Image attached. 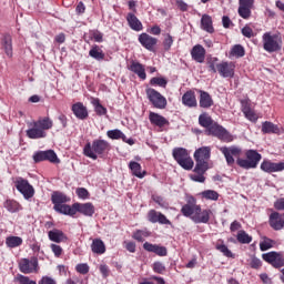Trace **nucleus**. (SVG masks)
<instances>
[{
	"label": "nucleus",
	"mask_w": 284,
	"mask_h": 284,
	"mask_svg": "<svg viewBox=\"0 0 284 284\" xmlns=\"http://www.w3.org/2000/svg\"><path fill=\"white\" fill-rule=\"evenodd\" d=\"M173 43H174V39L172 38V36H170V33H166L165 39L163 41L164 50L166 51L170 50Z\"/></svg>",
	"instance_id": "49"
},
{
	"label": "nucleus",
	"mask_w": 284,
	"mask_h": 284,
	"mask_svg": "<svg viewBox=\"0 0 284 284\" xmlns=\"http://www.w3.org/2000/svg\"><path fill=\"white\" fill-rule=\"evenodd\" d=\"M231 57H245V49L241 44H235L231 50Z\"/></svg>",
	"instance_id": "42"
},
{
	"label": "nucleus",
	"mask_w": 284,
	"mask_h": 284,
	"mask_svg": "<svg viewBox=\"0 0 284 284\" xmlns=\"http://www.w3.org/2000/svg\"><path fill=\"white\" fill-rule=\"evenodd\" d=\"M204 173H196L191 174V180L195 181L196 183H205V176H203Z\"/></svg>",
	"instance_id": "55"
},
{
	"label": "nucleus",
	"mask_w": 284,
	"mask_h": 284,
	"mask_svg": "<svg viewBox=\"0 0 284 284\" xmlns=\"http://www.w3.org/2000/svg\"><path fill=\"white\" fill-rule=\"evenodd\" d=\"M251 267H253V270H258V267H261V260L253 257L251 261Z\"/></svg>",
	"instance_id": "63"
},
{
	"label": "nucleus",
	"mask_w": 284,
	"mask_h": 284,
	"mask_svg": "<svg viewBox=\"0 0 284 284\" xmlns=\"http://www.w3.org/2000/svg\"><path fill=\"white\" fill-rule=\"evenodd\" d=\"M173 159L179 163L183 170H192L194 168V161L190 156V153H187L186 149L183 148H175L173 149Z\"/></svg>",
	"instance_id": "5"
},
{
	"label": "nucleus",
	"mask_w": 284,
	"mask_h": 284,
	"mask_svg": "<svg viewBox=\"0 0 284 284\" xmlns=\"http://www.w3.org/2000/svg\"><path fill=\"white\" fill-rule=\"evenodd\" d=\"M246 119H248V121H257L258 116H256V113H254V111L250 110V109H244L243 110Z\"/></svg>",
	"instance_id": "50"
},
{
	"label": "nucleus",
	"mask_w": 284,
	"mask_h": 284,
	"mask_svg": "<svg viewBox=\"0 0 284 284\" xmlns=\"http://www.w3.org/2000/svg\"><path fill=\"white\" fill-rule=\"evenodd\" d=\"M262 132L263 134H278V132H281V129H278V125L270 121H265L262 123Z\"/></svg>",
	"instance_id": "31"
},
{
	"label": "nucleus",
	"mask_w": 284,
	"mask_h": 284,
	"mask_svg": "<svg viewBox=\"0 0 284 284\" xmlns=\"http://www.w3.org/2000/svg\"><path fill=\"white\" fill-rule=\"evenodd\" d=\"M216 68L220 77H223V79L234 78L236 65L233 62H221L216 64Z\"/></svg>",
	"instance_id": "15"
},
{
	"label": "nucleus",
	"mask_w": 284,
	"mask_h": 284,
	"mask_svg": "<svg viewBox=\"0 0 284 284\" xmlns=\"http://www.w3.org/2000/svg\"><path fill=\"white\" fill-rule=\"evenodd\" d=\"M48 236L53 243H63V241L68 240L65 233H63V231L59 229H53L52 231H49Z\"/></svg>",
	"instance_id": "26"
},
{
	"label": "nucleus",
	"mask_w": 284,
	"mask_h": 284,
	"mask_svg": "<svg viewBox=\"0 0 284 284\" xmlns=\"http://www.w3.org/2000/svg\"><path fill=\"white\" fill-rule=\"evenodd\" d=\"M274 247V241L267 237H264V240L260 243V250L262 252H267V250H272Z\"/></svg>",
	"instance_id": "44"
},
{
	"label": "nucleus",
	"mask_w": 284,
	"mask_h": 284,
	"mask_svg": "<svg viewBox=\"0 0 284 284\" xmlns=\"http://www.w3.org/2000/svg\"><path fill=\"white\" fill-rule=\"evenodd\" d=\"M152 199L154 203H158V205H160V207H168V203L165 202V200H163V197L159 195H153Z\"/></svg>",
	"instance_id": "56"
},
{
	"label": "nucleus",
	"mask_w": 284,
	"mask_h": 284,
	"mask_svg": "<svg viewBox=\"0 0 284 284\" xmlns=\"http://www.w3.org/2000/svg\"><path fill=\"white\" fill-rule=\"evenodd\" d=\"M270 225L273 230H283L284 227V219L278 212H273L270 215Z\"/></svg>",
	"instance_id": "22"
},
{
	"label": "nucleus",
	"mask_w": 284,
	"mask_h": 284,
	"mask_svg": "<svg viewBox=\"0 0 284 284\" xmlns=\"http://www.w3.org/2000/svg\"><path fill=\"white\" fill-rule=\"evenodd\" d=\"M262 258L270 263L273 267H284V258L283 253L278 252H268L262 255Z\"/></svg>",
	"instance_id": "14"
},
{
	"label": "nucleus",
	"mask_w": 284,
	"mask_h": 284,
	"mask_svg": "<svg viewBox=\"0 0 284 284\" xmlns=\"http://www.w3.org/2000/svg\"><path fill=\"white\" fill-rule=\"evenodd\" d=\"M51 201H52L53 205H61L63 203H68V201H70V199H68V196L61 192H54L51 195Z\"/></svg>",
	"instance_id": "35"
},
{
	"label": "nucleus",
	"mask_w": 284,
	"mask_h": 284,
	"mask_svg": "<svg viewBox=\"0 0 284 284\" xmlns=\"http://www.w3.org/2000/svg\"><path fill=\"white\" fill-rule=\"evenodd\" d=\"M184 216H190L194 223H210L211 210H201L200 205L186 204L181 210Z\"/></svg>",
	"instance_id": "2"
},
{
	"label": "nucleus",
	"mask_w": 284,
	"mask_h": 284,
	"mask_svg": "<svg viewBox=\"0 0 284 284\" xmlns=\"http://www.w3.org/2000/svg\"><path fill=\"white\" fill-rule=\"evenodd\" d=\"M6 245L10 248L20 247V245H23V239L20 236H8L6 239Z\"/></svg>",
	"instance_id": "36"
},
{
	"label": "nucleus",
	"mask_w": 284,
	"mask_h": 284,
	"mask_svg": "<svg viewBox=\"0 0 284 284\" xmlns=\"http://www.w3.org/2000/svg\"><path fill=\"white\" fill-rule=\"evenodd\" d=\"M149 121L152 125H156L158 128H163L170 123L168 119L163 118V115L154 112H150Z\"/></svg>",
	"instance_id": "25"
},
{
	"label": "nucleus",
	"mask_w": 284,
	"mask_h": 284,
	"mask_svg": "<svg viewBox=\"0 0 284 284\" xmlns=\"http://www.w3.org/2000/svg\"><path fill=\"white\" fill-rule=\"evenodd\" d=\"M53 122L50 118H43L29 123L27 130L28 139H45V130H52Z\"/></svg>",
	"instance_id": "1"
},
{
	"label": "nucleus",
	"mask_w": 284,
	"mask_h": 284,
	"mask_svg": "<svg viewBox=\"0 0 284 284\" xmlns=\"http://www.w3.org/2000/svg\"><path fill=\"white\" fill-rule=\"evenodd\" d=\"M148 219L150 223H160L161 225H171L170 220H168V217L163 213L156 212L155 210L149 211Z\"/></svg>",
	"instance_id": "17"
},
{
	"label": "nucleus",
	"mask_w": 284,
	"mask_h": 284,
	"mask_svg": "<svg viewBox=\"0 0 284 284\" xmlns=\"http://www.w3.org/2000/svg\"><path fill=\"white\" fill-rule=\"evenodd\" d=\"M144 236H150V233L148 231H136L133 234V239H135V241H139L140 243H143Z\"/></svg>",
	"instance_id": "48"
},
{
	"label": "nucleus",
	"mask_w": 284,
	"mask_h": 284,
	"mask_svg": "<svg viewBox=\"0 0 284 284\" xmlns=\"http://www.w3.org/2000/svg\"><path fill=\"white\" fill-rule=\"evenodd\" d=\"M143 248L146 252H153V254H156L158 256H168V248L165 246H159L156 244L145 242L143 244Z\"/></svg>",
	"instance_id": "20"
},
{
	"label": "nucleus",
	"mask_w": 284,
	"mask_h": 284,
	"mask_svg": "<svg viewBox=\"0 0 284 284\" xmlns=\"http://www.w3.org/2000/svg\"><path fill=\"white\" fill-rule=\"evenodd\" d=\"M237 241L239 243L248 244L252 243V236H250L245 231H239Z\"/></svg>",
	"instance_id": "43"
},
{
	"label": "nucleus",
	"mask_w": 284,
	"mask_h": 284,
	"mask_svg": "<svg viewBox=\"0 0 284 284\" xmlns=\"http://www.w3.org/2000/svg\"><path fill=\"white\" fill-rule=\"evenodd\" d=\"M53 209L55 210V212H59V214H64L67 216H74L75 214L74 204L70 206L68 204L62 203V204L54 205Z\"/></svg>",
	"instance_id": "28"
},
{
	"label": "nucleus",
	"mask_w": 284,
	"mask_h": 284,
	"mask_svg": "<svg viewBox=\"0 0 284 284\" xmlns=\"http://www.w3.org/2000/svg\"><path fill=\"white\" fill-rule=\"evenodd\" d=\"M130 70L131 72H134V74H138L140 79L145 81L146 74H145V68L143 67V64L139 62H132V64L130 65Z\"/></svg>",
	"instance_id": "33"
},
{
	"label": "nucleus",
	"mask_w": 284,
	"mask_h": 284,
	"mask_svg": "<svg viewBox=\"0 0 284 284\" xmlns=\"http://www.w3.org/2000/svg\"><path fill=\"white\" fill-rule=\"evenodd\" d=\"M74 210L75 214L77 212H80V214H83L84 216H92L94 214V205L92 203H74Z\"/></svg>",
	"instance_id": "21"
},
{
	"label": "nucleus",
	"mask_w": 284,
	"mask_h": 284,
	"mask_svg": "<svg viewBox=\"0 0 284 284\" xmlns=\"http://www.w3.org/2000/svg\"><path fill=\"white\" fill-rule=\"evenodd\" d=\"M51 250L54 254V256H57L59 258V256H61V254H63V248L57 244H51Z\"/></svg>",
	"instance_id": "57"
},
{
	"label": "nucleus",
	"mask_w": 284,
	"mask_h": 284,
	"mask_svg": "<svg viewBox=\"0 0 284 284\" xmlns=\"http://www.w3.org/2000/svg\"><path fill=\"white\" fill-rule=\"evenodd\" d=\"M199 123L202 128H206L209 130L211 125L214 123V120H212V116L207 113H202L199 116Z\"/></svg>",
	"instance_id": "38"
},
{
	"label": "nucleus",
	"mask_w": 284,
	"mask_h": 284,
	"mask_svg": "<svg viewBox=\"0 0 284 284\" xmlns=\"http://www.w3.org/2000/svg\"><path fill=\"white\" fill-rule=\"evenodd\" d=\"M77 194L79 199H88L90 196V193L83 187L77 189Z\"/></svg>",
	"instance_id": "59"
},
{
	"label": "nucleus",
	"mask_w": 284,
	"mask_h": 284,
	"mask_svg": "<svg viewBox=\"0 0 284 284\" xmlns=\"http://www.w3.org/2000/svg\"><path fill=\"white\" fill-rule=\"evenodd\" d=\"M182 103L183 105H186V108H196L197 102L194 92L187 91L186 93H184L182 97Z\"/></svg>",
	"instance_id": "27"
},
{
	"label": "nucleus",
	"mask_w": 284,
	"mask_h": 284,
	"mask_svg": "<svg viewBox=\"0 0 284 284\" xmlns=\"http://www.w3.org/2000/svg\"><path fill=\"white\" fill-rule=\"evenodd\" d=\"M242 34H243V37H246L247 39H252V37H254V31L250 27H244L242 29Z\"/></svg>",
	"instance_id": "58"
},
{
	"label": "nucleus",
	"mask_w": 284,
	"mask_h": 284,
	"mask_svg": "<svg viewBox=\"0 0 284 284\" xmlns=\"http://www.w3.org/2000/svg\"><path fill=\"white\" fill-rule=\"evenodd\" d=\"M16 187L24 196V199H32V196H34V187L30 185L28 180L22 178L18 179L16 182Z\"/></svg>",
	"instance_id": "13"
},
{
	"label": "nucleus",
	"mask_w": 284,
	"mask_h": 284,
	"mask_svg": "<svg viewBox=\"0 0 284 284\" xmlns=\"http://www.w3.org/2000/svg\"><path fill=\"white\" fill-rule=\"evenodd\" d=\"M93 254H105V243L101 239H94L91 244Z\"/></svg>",
	"instance_id": "32"
},
{
	"label": "nucleus",
	"mask_w": 284,
	"mask_h": 284,
	"mask_svg": "<svg viewBox=\"0 0 284 284\" xmlns=\"http://www.w3.org/2000/svg\"><path fill=\"white\" fill-rule=\"evenodd\" d=\"M16 280L20 283V284H37V282L31 281L30 277L26 276V275H21L18 274Z\"/></svg>",
	"instance_id": "47"
},
{
	"label": "nucleus",
	"mask_w": 284,
	"mask_h": 284,
	"mask_svg": "<svg viewBox=\"0 0 284 284\" xmlns=\"http://www.w3.org/2000/svg\"><path fill=\"white\" fill-rule=\"evenodd\" d=\"M72 112L77 119H80V121H84V119L88 116V108H85V105H83L81 102H77L72 105Z\"/></svg>",
	"instance_id": "24"
},
{
	"label": "nucleus",
	"mask_w": 284,
	"mask_h": 284,
	"mask_svg": "<svg viewBox=\"0 0 284 284\" xmlns=\"http://www.w3.org/2000/svg\"><path fill=\"white\" fill-rule=\"evenodd\" d=\"M263 48L266 52H278L283 47V39L278 34L266 32L263 34Z\"/></svg>",
	"instance_id": "6"
},
{
	"label": "nucleus",
	"mask_w": 284,
	"mask_h": 284,
	"mask_svg": "<svg viewBox=\"0 0 284 284\" xmlns=\"http://www.w3.org/2000/svg\"><path fill=\"white\" fill-rule=\"evenodd\" d=\"M284 162L274 163L270 160H264L261 163V171L266 172L267 174H272L273 172H283Z\"/></svg>",
	"instance_id": "16"
},
{
	"label": "nucleus",
	"mask_w": 284,
	"mask_h": 284,
	"mask_svg": "<svg viewBox=\"0 0 284 284\" xmlns=\"http://www.w3.org/2000/svg\"><path fill=\"white\" fill-rule=\"evenodd\" d=\"M110 149V144L104 140H94L92 144L88 143L84 146V154L89 159H93V161H97L98 155L97 154H103V152L108 151Z\"/></svg>",
	"instance_id": "4"
},
{
	"label": "nucleus",
	"mask_w": 284,
	"mask_h": 284,
	"mask_svg": "<svg viewBox=\"0 0 284 284\" xmlns=\"http://www.w3.org/2000/svg\"><path fill=\"white\" fill-rule=\"evenodd\" d=\"M239 14L242 17V19H250L252 16V7L240 4Z\"/></svg>",
	"instance_id": "41"
},
{
	"label": "nucleus",
	"mask_w": 284,
	"mask_h": 284,
	"mask_svg": "<svg viewBox=\"0 0 284 284\" xmlns=\"http://www.w3.org/2000/svg\"><path fill=\"white\" fill-rule=\"evenodd\" d=\"M246 160L237 158L236 163L240 168H243L244 170H252L258 165V162L261 161L262 156L260 153L256 152V150H248L245 153Z\"/></svg>",
	"instance_id": "7"
},
{
	"label": "nucleus",
	"mask_w": 284,
	"mask_h": 284,
	"mask_svg": "<svg viewBox=\"0 0 284 284\" xmlns=\"http://www.w3.org/2000/svg\"><path fill=\"white\" fill-rule=\"evenodd\" d=\"M92 104L95 108L97 114H99L100 116H103V114L108 113V109H105V106L101 105V103L99 102V99H94L92 101Z\"/></svg>",
	"instance_id": "45"
},
{
	"label": "nucleus",
	"mask_w": 284,
	"mask_h": 284,
	"mask_svg": "<svg viewBox=\"0 0 284 284\" xmlns=\"http://www.w3.org/2000/svg\"><path fill=\"white\" fill-rule=\"evenodd\" d=\"M206 134L210 136H216L221 141H225L226 143H230L232 141V134L225 130V128L219 125V123L213 122L209 129H206Z\"/></svg>",
	"instance_id": "8"
},
{
	"label": "nucleus",
	"mask_w": 284,
	"mask_h": 284,
	"mask_svg": "<svg viewBox=\"0 0 284 284\" xmlns=\"http://www.w3.org/2000/svg\"><path fill=\"white\" fill-rule=\"evenodd\" d=\"M220 152L224 155L227 165L232 166L235 163L234 156H241V148L237 146H221Z\"/></svg>",
	"instance_id": "12"
},
{
	"label": "nucleus",
	"mask_w": 284,
	"mask_h": 284,
	"mask_svg": "<svg viewBox=\"0 0 284 284\" xmlns=\"http://www.w3.org/2000/svg\"><path fill=\"white\" fill-rule=\"evenodd\" d=\"M126 21L131 30H135V32H141V30H143V24L139 21V18H136L134 13H129L126 17Z\"/></svg>",
	"instance_id": "29"
},
{
	"label": "nucleus",
	"mask_w": 284,
	"mask_h": 284,
	"mask_svg": "<svg viewBox=\"0 0 284 284\" xmlns=\"http://www.w3.org/2000/svg\"><path fill=\"white\" fill-rule=\"evenodd\" d=\"M201 199H205V201H219V192L214 190H205L199 194Z\"/></svg>",
	"instance_id": "39"
},
{
	"label": "nucleus",
	"mask_w": 284,
	"mask_h": 284,
	"mask_svg": "<svg viewBox=\"0 0 284 284\" xmlns=\"http://www.w3.org/2000/svg\"><path fill=\"white\" fill-rule=\"evenodd\" d=\"M201 28L205 30V32H214V27L212 26V17L209 14H203L201 19Z\"/></svg>",
	"instance_id": "34"
},
{
	"label": "nucleus",
	"mask_w": 284,
	"mask_h": 284,
	"mask_svg": "<svg viewBox=\"0 0 284 284\" xmlns=\"http://www.w3.org/2000/svg\"><path fill=\"white\" fill-rule=\"evenodd\" d=\"M129 168L134 176L138 179H143L145 176V171L141 170V164L139 162H130Z\"/></svg>",
	"instance_id": "37"
},
{
	"label": "nucleus",
	"mask_w": 284,
	"mask_h": 284,
	"mask_svg": "<svg viewBox=\"0 0 284 284\" xmlns=\"http://www.w3.org/2000/svg\"><path fill=\"white\" fill-rule=\"evenodd\" d=\"M274 207L275 210H280L284 212V199H278L275 203H274Z\"/></svg>",
	"instance_id": "62"
},
{
	"label": "nucleus",
	"mask_w": 284,
	"mask_h": 284,
	"mask_svg": "<svg viewBox=\"0 0 284 284\" xmlns=\"http://www.w3.org/2000/svg\"><path fill=\"white\" fill-rule=\"evenodd\" d=\"M7 207L9 212H17V202L7 201Z\"/></svg>",
	"instance_id": "64"
},
{
	"label": "nucleus",
	"mask_w": 284,
	"mask_h": 284,
	"mask_svg": "<svg viewBox=\"0 0 284 284\" xmlns=\"http://www.w3.org/2000/svg\"><path fill=\"white\" fill-rule=\"evenodd\" d=\"M75 270L79 274H88V272H90V266L88 264H78Z\"/></svg>",
	"instance_id": "54"
},
{
	"label": "nucleus",
	"mask_w": 284,
	"mask_h": 284,
	"mask_svg": "<svg viewBox=\"0 0 284 284\" xmlns=\"http://www.w3.org/2000/svg\"><path fill=\"white\" fill-rule=\"evenodd\" d=\"M151 85H159L160 88H165L168 85V80L164 78H152Z\"/></svg>",
	"instance_id": "46"
},
{
	"label": "nucleus",
	"mask_w": 284,
	"mask_h": 284,
	"mask_svg": "<svg viewBox=\"0 0 284 284\" xmlns=\"http://www.w3.org/2000/svg\"><path fill=\"white\" fill-rule=\"evenodd\" d=\"M19 270L22 274H37L39 272V260L36 257L22 258L19 262Z\"/></svg>",
	"instance_id": "10"
},
{
	"label": "nucleus",
	"mask_w": 284,
	"mask_h": 284,
	"mask_svg": "<svg viewBox=\"0 0 284 284\" xmlns=\"http://www.w3.org/2000/svg\"><path fill=\"white\" fill-rule=\"evenodd\" d=\"M124 244H125V250H128V252H131L132 254L136 252V244L134 242H124Z\"/></svg>",
	"instance_id": "60"
},
{
	"label": "nucleus",
	"mask_w": 284,
	"mask_h": 284,
	"mask_svg": "<svg viewBox=\"0 0 284 284\" xmlns=\"http://www.w3.org/2000/svg\"><path fill=\"white\" fill-rule=\"evenodd\" d=\"M146 95L149 101L159 110H165L168 106V100L159 91L154 89H146Z\"/></svg>",
	"instance_id": "9"
},
{
	"label": "nucleus",
	"mask_w": 284,
	"mask_h": 284,
	"mask_svg": "<svg viewBox=\"0 0 284 284\" xmlns=\"http://www.w3.org/2000/svg\"><path fill=\"white\" fill-rule=\"evenodd\" d=\"M109 139H121L123 136V132L121 130H111L108 131Z\"/></svg>",
	"instance_id": "53"
},
{
	"label": "nucleus",
	"mask_w": 284,
	"mask_h": 284,
	"mask_svg": "<svg viewBox=\"0 0 284 284\" xmlns=\"http://www.w3.org/2000/svg\"><path fill=\"white\" fill-rule=\"evenodd\" d=\"M214 105V100H212V97L210 93L205 91H200V108H212Z\"/></svg>",
	"instance_id": "30"
},
{
	"label": "nucleus",
	"mask_w": 284,
	"mask_h": 284,
	"mask_svg": "<svg viewBox=\"0 0 284 284\" xmlns=\"http://www.w3.org/2000/svg\"><path fill=\"white\" fill-rule=\"evenodd\" d=\"M216 250H219L220 252H222V254H224V256H227L229 258H231L232 256V251L230 248H227L226 245L222 244V245H217Z\"/></svg>",
	"instance_id": "52"
},
{
	"label": "nucleus",
	"mask_w": 284,
	"mask_h": 284,
	"mask_svg": "<svg viewBox=\"0 0 284 284\" xmlns=\"http://www.w3.org/2000/svg\"><path fill=\"white\" fill-rule=\"evenodd\" d=\"M0 43L2 45V50H4V53L7 57L11 59L12 57V36L10 33H4L0 40Z\"/></svg>",
	"instance_id": "23"
},
{
	"label": "nucleus",
	"mask_w": 284,
	"mask_h": 284,
	"mask_svg": "<svg viewBox=\"0 0 284 284\" xmlns=\"http://www.w3.org/2000/svg\"><path fill=\"white\" fill-rule=\"evenodd\" d=\"M212 149L210 146H202L194 152L195 159V174H205L207 172V161H210V154Z\"/></svg>",
	"instance_id": "3"
},
{
	"label": "nucleus",
	"mask_w": 284,
	"mask_h": 284,
	"mask_svg": "<svg viewBox=\"0 0 284 284\" xmlns=\"http://www.w3.org/2000/svg\"><path fill=\"white\" fill-rule=\"evenodd\" d=\"M34 163H41V161H50V163H60L57 153L52 150L38 151L33 154Z\"/></svg>",
	"instance_id": "11"
},
{
	"label": "nucleus",
	"mask_w": 284,
	"mask_h": 284,
	"mask_svg": "<svg viewBox=\"0 0 284 284\" xmlns=\"http://www.w3.org/2000/svg\"><path fill=\"white\" fill-rule=\"evenodd\" d=\"M89 55L97 61H103V59H105V54L103 53V51H101V49H99V47H93L89 51Z\"/></svg>",
	"instance_id": "40"
},
{
	"label": "nucleus",
	"mask_w": 284,
	"mask_h": 284,
	"mask_svg": "<svg viewBox=\"0 0 284 284\" xmlns=\"http://www.w3.org/2000/svg\"><path fill=\"white\" fill-rule=\"evenodd\" d=\"M139 41L143 48L146 50L153 51L156 43H159V40L156 38H153L152 36L148 33H142L139 37Z\"/></svg>",
	"instance_id": "18"
},
{
	"label": "nucleus",
	"mask_w": 284,
	"mask_h": 284,
	"mask_svg": "<svg viewBox=\"0 0 284 284\" xmlns=\"http://www.w3.org/2000/svg\"><path fill=\"white\" fill-rule=\"evenodd\" d=\"M191 57L196 63H203L205 61V48L201 44H196L191 50Z\"/></svg>",
	"instance_id": "19"
},
{
	"label": "nucleus",
	"mask_w": 284,
	"mask_h": 284,
	"mask_svg": "<svg viewBox=\"0 0 284 284\" xmlns=\"http://www.w3.org/2000/svg\"><path fill=\"white\" fill-rule=\"evenodd\" d=\"M39 284H57V281L50 276H43Z\"/></svg>",
	"instance_id": "61"
},
{
	"label": "nucleus",
	"mask_w": 284,
	"mask_h": 284,
	"mask_svg": "<svg viewBox=\"0 0 284 284\" xmlns=\"http://www.w3.org/2000/svg\"><path fill=\"white\" fill-rule=\"evenodd\" d=\"M153 272L156 274H163V272H165V265H163L161 262H155L153 264Z\"/></svg>",
	"instance_id": "51"
}]
</instances>
